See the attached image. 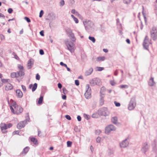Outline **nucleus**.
Listing matches in <instances>:
<instances>
[{
  "label": "nucleus",
  "instance_id": "nucleus-1",
  "mask_svg": "<svg viewBox=\"0 0 157 157\" xmlns=\"http://www.w3.org/2000/svg\"><path fill=\"white\" fill-rule=\"evenodd\" d=\"M83 24L85 27L86 29L88 32H92L94 30L93 28V23L88 20H86L83 21Z\"/></svg>",
  "mask_w": 157,
  "mask_h": 157
},
{
  "label": "nucleus",
  "instance_id": "nucleus-2",
  "mask_svg": "<svg viewBox=\"0 0 157 157\" xmlns=\"http://www.w3.org/2000/svg\"><path fill=\"white\" fill-rule=\"evenodd\" d=\"M67 49L71 53H73L75 51V45L71 41L67 40L65 41Z\"/></svg>",
  "mask_w": 157,
  "mask_h": 157
},
{
  "label": "nucleus",
  "instance_id": "nucleus-3",
  "mask_svg": "<svg viewBox=\"0 0 157 157\" xmlns=\"http://www.w3.org/2000/svg\"><path fill=\"white\" fill-rule=\"evenodd\" d=\"M98 113L101 116H108L110 114V112L106 107H103L99 109L98 110Z\"/></svg>",
  "mask_w": 157,
  "mask_h": 157
},
{
  "label": "nucleus",
  "instance_id": "nucleus-4",
  "mask_svg": "<svg viewBox=\"0 0 157 157\" xmlns=\"http://www.w3.org/2000/svg\"><path fill=\"white\" fill-rule=\"evenodd\" d=\"M151 38L153 40H156L157 37V29L156 27L153 26L150 32Z\"/></svg>",
  "mask_w": 157,
  "mask_h": 157
},
{
  "label": "nucleus",
  "instance_id": "nucleus-5",
  "mask_svg": "<svg viewBox=\"0 0 157 157\" xmlns=\"http://www.w3.org/2000/svg\"><path fill=\"white\" fill-rule=\"evenodd\" d=\"M86 91L84 94V96L86 98H90L91 97V89L88 84L86 85Z\"/></svg>",
  "mask_w": 157,
  "mask_h": 157
},
{
  "label": "nucleus",
  "instance_id": "nucleus-6",
  "mask_svg": "<svg viewBox=\"0 0 157 157\" xmlns=\"http://www.w3.org/2000/svg\"><path fill=\"white\" fill-rule=\"evenodd\" d=\"M90 82L92 86H94L95 85H99L101 84L100 79L97 78L92 79L90 81Z\"/></svg>",
  "mask_w": 157,
  "mask_h": 157
},
{
  "label": "nucleus",
  "instance_id": "nucleus-7",
  "mask_svg": "<svg viewBox=\"0 0 157 157\" xmlns=\"http://www.w3.org/2000/svg\"><path fill=\"white\" fill-rule=\"evenodd\" d=\"M150 44H151V43L149 40L148 37L147 36H146L143 43L144 48L145 49L148 50V47Z\"/></svg>",
  "mask_w": 157,
  "mask_h": 157
},
{
  "label": "nucleus",
  "instance_id": "nucleus-8",
  "mask_svg": "<svg viewBox=\"0 0 157 157\" xmlns=\"http://www.w3.org/2000/svg\"><path fill=\"white\" fill-rule=\"evenodd\" d=\"M116 129V128L112 125H110L106 127L105 128V133L109 134L111 131H115Z\"/></svg>",
  "mask_w": 157,
  "mask_h": 157
},
{
  "label": "nucleus",
  "instance_id": "nucleus-9",
  "mask_svg": "<svg viewBox=\"0 0 157 157\" xmlns=\"http://www.w3.org/2000/svg\"><path fill=\"white\" fill-rule=\"evenodd\" d=\"M136 106V103L135 99L133 98H132L128 105V109L130 110H132L135 108Z\"/></svg>",
  "mask_w": 157,
  "mask_h": 157
},
{
  "label": "nucleus",
  "instance_id": "nucleus-10",
  "mask_svg": "<svg viewBox=\"0 0 157 157\" xmlns=\"http://www.w3.org/2000/svg\"><path fill=\"white\" fill-rule=\"evenodd\" d=\"M129 142L128 139H126L120 143V146L121 148H125L128 146Z\"/></svg>",
  "mask_w": 157,
  "mask_h": 157
},
{
  "label": "nucleus",
  "instance_id": "nucleus-11",
  "mask_svg": "<svg viewBox=\"0 0 157 157\" xmlns=\"http://www.w3.org/2000/svg\"><path fill=\"white\" fill-rule=\"evenodd\" d=\"M15 114L19 115L23 111V108L20 106L18 105L17 107H15Z\"/></svg>",
  "mask_w": 157,
  "mask_h": 157
},
{
  "label": "nucleus",
  "instance_id": "nucleus-12",
  "mask_svg": "<svg viewBox=\"0 0 157 157\" xmlns=\"http://www.w3.org/2000/svg\"><path fill=\"white\" fill-rule=\"evenodd\" d=\"M6 126V124L5 123H2L0 124V127L2 132L4 134L6 133L7 132V131L6 130V129H7Z\"/></svg>",
  "mask_w": 157,
  "mask_h": 157
},
{
  "label": "nucleus",
  "instance_id": "nucleus-13",
  "mask_svg": "<svg viewBox=\"0 0 157 157\" xmlns=\"http://www.w3.org/2000/svg\"><path fill=\"white\" fill-rule=\"evenodd\" d=\"M149 148V146L147 142L143 144L141 149L142 151L145 153L148 150Z\"/></svg>",
  "mask_w": 157,
  "mask_h": 157
},
{
  "label": "nucleus",
  "instance_id": "nucleus-14",
  "mask_svg": "<svg viewBox=\"0 0 157 157\" xmlns=\"http://www.w3.org/2000/svg\"><path fill=\"white\" fill-rule=\"evenodd\" d=\"M6 99L7 100L8 103L9 104H10V102L11 105H12V106H13L14 108H15V107H17V106L18 105H17V104L16 102L15 101H14L12 99H11L10 100V101H9L8 98H6Z\"/></svg>",
  "mask_w": 157,
  "mask_h": 157
},
{
  "label": "nucleus",
  "instance_id": "nucleus-15",
  "mask_svg": "<svg viewBox=\"0 0 157 157\" xmlns=\"http://www.w3.org/2000/svg\"><path fill=\"white\" fill-rule=\"evenodd\" d=\"M16 96L18 98H21L23 96V94L20 90H17L16 91Z\"/></svg>",
  "mask_w": 157,
  "mask_h": 157
},
{
  "label": "nucleus",
  "instance_id": "nucleus-16",
  "mask_svg": "<svg viewBox=\"0 0 157 157\" xmlns=\"http://www.w3.org/2000/svg\"><path fill=\"white\" fill-rule=\"evenodd\" d=\"M33 60L32 59H31L28 61L27 63L28 69H30L32 68L33 65Z\"/></svg>",
  "mask_w": 157,
  "mask_h": 157
},
{
  "label": "nucleus",
  "instance_id": "nucleus-17",
  "mask_svg": "<svg viewBox=\"0 0 157 157\" xmlns=\"http://www.w3.org/2000/svg\"><path fill=\"white\" fill-rule=\"evenodd\" d=\"M13 86L10 83H7L5 87V89L6 90H9L13 89Z\"/></svg>",
  "mask_w": 157,
  "mask_h": 157
},
{
  "label": "nucleus",
  "instance_id": "nucleus-18",
  "mask_svg": "<svg viewBox=\"0 0 157 157\" xmlns=\"http://www.w3.org/2000/svg\"><path fill=\"white\" fill-rule=\"evenodd\" d=\"M25 124L23 121L20 122L19 123H18L17 125V128L18 129H21L22 128L25 127Z\"/></svg>",
  "mask_w": 157,
  "mask_h": 157
},
{
  "label": "nucleus",
  "instance_id": "nucleus-19",
  "mask_svg": "<svg viewBox=\"0 0 157 157\" xmlns=\"http://www.w3.org/2000/svg\"><path fill=\"white\" fill-rule=\"evenodd\" d=\"M93 69L92 68H90L89 70H87L85 73V75L87 76L91 75L92 73Z\"/></svg>",
  "mask_w": 157,
  "mask_h": 157
},
{
  "label": "nucleus",
  "instance_id": "nucleus-20",
  "mask_svg": "<svg viewBox=\"0 0 157 157\" xmlns=\"http://www.w3.org/2000/svg\"><path fill=\"white\" fill-rule=\"evenodd\" d=\"M155 84V82L154 81V78L153 77H151L148 82V85L150 86H152Z\"/></svg>",
  "mask_w": 157,
  "mask_h": 157
},
{
  "label": "nucleus",
  "instance_id": "nucleus-21",
  "mask_svg": "<svg viewBox=\"0 0 157 157\" xmlns=\"http://www.w3.org/2000/svg\"><path fill=\"white\" fill-rule=\"evenodd\" d=\"M29 148L28 147H26L23 150L22 152L21 153V154L23 155V154L25 155L28 151Z\"/></svg>",
  "mask_w": 157,
  "mask_h": 157
},
{
  "label": "nucleus",
  "instance_id": "nucleus-22",
  "mask_svg": "<svg viewBox=\"0 0 157 157\" xmlns=\"http://www.w3.org/2000/svg\"><path fill=\"white\" fill-rule=\"evenodd\" d=\"M112 122L115 124H118L117 118L116 117H113L111 119Z\"/></svg>",
  "mask_w": 157,
  "mask_h": 157
},
{
  "label": "nucleus",
  "instance_id": "nucleus-23",
  "mask_svg": "<svg viewBox=\"0 0 157 157\" xmlns=\"http://www.w3.org/2000/svg\"><path fill=\"white\" fill-rule=\"evenodd\" d=\"M17 77L20 76H23L24 75L25 73L24 71L22 70H20L17 72Z\"/></svg>",
  "mask_w": 157,
  "mask_h": 157
},
{
  "label": "nucleus",
  "instance_id": "nucleus-24",
  "mask_svg": "<svg viewBox=\"0 0 157 157\" xmlns=\"http://www.w3.org/2000/svg\"><path fill=\"white\" fill-rule=\"evenodd\" d=\"M56 15L55 14L53 13H50V21L53 20L55 19Z\"/></svg>",
  "mask_w": 157,
  "mask_h": 157
},
{
  "label": "nucleus",
  "instance_id": "nucleus-25",
  "mask_svg": "<svg viewBox=\"0 0 157 157\" xmlns=\"http://www.w3.org/2000/svg\"><path fill=\"white\" fill-rule=\"evenodd\" d=\"M113 153V150L112 148H109L107 151V153L109 155H110Z\"/></svg>",
  "mask_w": 157,
  "mask_h": 157
},
{
  "label": "nucleus",
  "instance_id": "nucleus-26",
  "mask_svg": "<svg viewBox=\"0 0 157 157\" xmlns=\"http://www.w3.org/2000/svg\"><path fill=\"white\" fill-rule=\"evenodd\" d=\"M69 37L72 40V41L73 42H75V41L76 38L74 36V33H72L68 35Z\"/></svg>",
  "mask_w": 157,
  "mask_h": 157
},
{
  "label": "nucleus",
  "instance_id": "nucleus-27",
  "mask_svg": "<svg viewBox=\"0 0 157 157\" xmlns=\"http://www.w3.org/2000/svg\"><path fill=\"white\" fill-rule=\"evenodd\" d=\"M105 59V57L104 56L99 57L96 58V61L97 62H100L103 61Z\"/></svg>",
  "mask_w": 157,
  "mask_h": 157
},
{
  "label": "nucleus",
  "instance_id": "nucleus-28",
  "mask_svg": "<svg viewBox=\"0 0 157 157\" xmlns=\"http://www.w3.org/2000/svg\"><path fill=\"white\" fill-rule=\"evenodd\" d=\"M100 116V114L99 113L98 110L97 113H94L92 115V117L94 118H97L99 117Z\"/></svg>",
  "mask_w": 157,
  "mask_h": 157
},
{
  "label": "nucleus",
  "instance_id": "nucleus-29",
  "mask_svg": "<svg viewBox=\"0 0 157 157\" xmlns=\"http://www.w3.org/2000/svg\"><path fill=\"white\" fill-rule=\"evenodd\" d=\"M43 97L41 96H40V98H39L38 100L37 103L41 105L43 101Z\"/></svg>",
  "mask_w": 157,
  "mask_h": 157
},
{
  "label": "nucleus",
  "instance_id": "nucleus-30",
  "mask_svg": "<svg viewBox=\"0 0 157 157\" xmlns=\"http://www.w3.org/2000/svg\"><path fill=\"white\" fill-rule=\"evenodd\" d=\"M104 103V100L103 97L102 96H101V98L99 100V104L100 105H103Z\"/></svg>",
  "mask_w": 157,
  "mask_h": 157
},
{
  "label": "nucleus",
  "instance_id": "nucleus-31",
  "mask_svg": "<svg viewBox=\"0 0 157 157\" xmlns=\"http://www.w3.org/2000/svg\"><path fill=\"white\" fill-rule=\"evenodd\" d=\"M37 83H35L33 84L32 88V91L33 92L34 91L36 90L37 88Z\"/></svg>",
  "mask_w": 157,
  "mask_h": 157
},
{
  "label": "nucleus",
  "instance_id": "nucleus-32",
  "mask_svg": "<svg viewBox=\"0 0 157 157\" xmlns=\"http://www.w3.org/2000/svg\"><path fill=\"white\" fill-rule=\"evenodd\" d=\"M66 31L68 34V35L73 33L71 30L69 28H67L66 29Z\"/></svg>",
  "mask_w": 157,
  "mask_h": 157
},
{
  "label": "nucleus",
  "instance_id": "nucleus-33",
  "mask_svg": "<svg viewBox=\"0 0 157 157\" xmlns=\"http://www.w3.org/2000/svg\"><path fill=\"white\" fill-rule=\"evenodd\" d=\"M17 73L16 72H13L11 74V76L12 78H18L17 76Z\"/></svg>",
  "mask_w": 157,
  "mask_h": 157
},
{
  "label": "nucleus",
  "instance_id": "nucleus-34",
  "mask_svg": "<svg viewBox=\"0 0 157 157\" xmlns=\"http://www.w3.org/2000/svg\"><path fill=\"white\" fill-rule=\"evenodd\" d=\"M71 17L73 18L74 20L76 23H78V19L76 17H75L72 14L71 15Z\"/></svg>",
  "mask_w": 157,
  "mask_h": 157
},
{
  "label": "nucleus",
  "instance_id": "nucleus-35",
  "mask_svg": "<svg viewBox=\"0 0 157 157\" xmlns=\"http://www.w3.org/2000/svg\"><path fill=\"white\" fill-rule=\"evenodd\" d=\"M31 141L34 144H36L37 142V140L34 137H32L30 139Z\"/></svg>",
  "mask_w": 157,
  "mask_h": 157
},
{
  "label": "nucleus",
  "instance_id": "nucleus-36",
  "mask_svg": "<svg viewBox=\"0 0 157 157\" xmlns=\"http://www.w3.org/2000/svg\"><path fill=\"white\" fill-rule=\"evenodd\" d=\"M89 39L90 40H91L93 43H94L95 41V40L94 38L93 37L89 36Z\"/></svg>",
  "mask_w": 157,
  "mask_h": 157
},
{
  "label": "nucleus",
  "instance_id": "nucleus-37",
  "mask_svg": "<svg viewBox=\"0 0 157 157\" xmlns=\"http://www.w3.org/2000/svg\"><path fill=\"white\" fill-rule=\"evenodd\" d=\"M59 5L61 6H62L64 5L65 4V2L63 0H61L59 2Z\"/></svg>",
  "mask_w": 157,
  "mask_h": 157
},
{
  "label": "nucleus",
  "instance_id": "nucleus-38",
  "mask_svg": "<svg viewBox=\"0 0 157 157\" xmlns=\"http://www.w3.org/2000/svg\"><path fill=\"white\" fill-rule=\"evenodd\" d=\"M10 109L12 112L13 114H15V109L14 108H13L12 105L10 106Z\"/></svg>",
  "mask_w": 157,
  "mask_h": 157
},
{
  "label": "nucleus",
  "instance_id": "nucleus-39",
  "mask_svg": "<svg viewBox=\"0 0 157 157\" xmlns=\"http://www.w3.org/2000/svg\"><path fill=\"white\" fill-rule=\"evenodd\" d=\"M96 68L97 69H96L97 71H101L104 70V68L103 67H97Z\"/></svg>",
  "mask_w": 157,
  "mask_h": 157
},
{
  "label": "nucleus",
  "instance_id": "nucleus-40",
  "mask_svg": "<svg viewBox=\"0 0 157 157\" xmlns=\"http://www.w3.org/2000/svg\"><path fill=\"white\" fill-rule=\"evenodd\" d=\"M13 55L14 56V58L18 60L19 59V57L17 56L15 52H13Z\"/></svg>",
  "mask_w": 157,
  "mask_h": 157
},
{
  "label": "nucleus",
  "instance_id": "nucleus-41",
  "mask_svg": "<svg viewBox=\"0 0 157 157\" xmlns=\"http://www.w3.org/2000/svg\"><path fill=\"white\" fill-rule=\"evenodd\" d=\"M21 86L22 89L23 90L24 92H25L26 91V88L25 86L23 85H21Z\"/></svg>",
  "mask_w": 157,
  "mask_h": 157
},
{
  "label": "nucleus",
  "instance_id": "nucleus-42",
  "mask_svg": "<svg viewBox=\"0 0 157 157\" xmlns=\"http://www.w3.org/2000/svg\"><path fill=\"white\" fill-rule=\"evenodd\" d=\"M72 142L70 141L67 142V147H70L71 146Z\"/></svg>",
  "mask_w": 157,
  "mask_h": 157
},
{
  "label": "nucleus",
  "instance_id": "nucleus-43",
  "mask_svg": "<svg viewBox=\"0 0 157 157\" xmlns=\"http://www.w3.org/2000/svg\"><path fill=\"white\" fill-rule=\"evenodd\" d=\"M24 19L28 22L29 23L31 21L30 19L28 17H24Z\"/></svg>",
  "mask_w": 157,
  "mask_h": 157
},
{
  "label": "nucleus",
  "instance_id": "nucleus-44",
  "mask_svg": "<svg viewBox=\"0 0 157 157\" xmlns=\"http://www.w3.org/2000/svg\"><path fill=\"white\" fill-rule=\"evenodd\" d=\"M6 126L7 129L8 128H10L12 127V124L11 123H9L7 124H6Z\"/></svg>",
  "mask_w": 157,
  "mask_h": 157
},
{
  "label": "nucleus",
  "instance_id": "nucleus-45",
  "mask_svg": "<svg viewBox=\"0 0 157 157\" xmlns=\"http://www.w3.org/2000/svg\"><path fill=\"white\" fill-rule=\"evenodd\" d=\"M114 103L115 105L117 107H119L120 106L121 104L119 102H117L116 101H114Z\"/></svg>",
  "mask_w": 157,
  "mask_h": 157
},
{
  "label": "nucleus",
  "instance_id": "nucleus-46",
  "mask_svg": "<svg viewBox=\"0 0 157 157\" xmlns=\"http://www.w3.org/2000/svg\"><path fill=\"white\" fill-rule=\"evenodd\" d=\"M120 87L121 88H128V86L127 85H122L120 86Z\"/></svg>",
  "mask_w": 157,
  "mask_h": 157
},
{
  "label": "nucleus",
  "instance_id": "nucleus-47",
  "mask_svg": "<svg viewBox=\"0 0 157 157\" xmlns=\"http://www.w3.org/2000/svg\"><path fill=\"white\" fill-rule=\"evenodd\" d=\"M131 0H124V3L127 4L129 3Z\"/></svg>",
  "mask_w": 157,
  "mask_h": 157
},
{
  "label": "nucleus",
  "instance_id": "nucleus-48",
  "mask_svg": "<svg viewBox=\"0 0 157 157\" xmlns=\"http://www.w3.org/2000/svg\"><path fill=\"white\" fill-rule=\"evenodd\" d=\"M18 67L19 69L20 70H23L24 68L23 66L20 64H18Z\"/></svg>",
  "mask_w": 157,
  "mask_h": 157
},
{
  "label": "nucleus",
  "instance_id": "nucleus-49",
  "mask_svg": "<svg viewBox=\"0 0 157 157\" xmlns=\"http://www.w3.org/2000/svg\"><path fill=\"white\" fill-rule=\"evenodd\" d=\"M43 13H44V11L43 10H41L40 13V14H39V17H41L43 14Z\"/></svg>",
  "mask_w": 157,
  "mask_h": 157
},
{
  "label": "nucleus",
  "instance_id": "nucleus-50",
  "mask_svg": "<svg viewBox=\"0 0 157 157\" xmlns=\"http://www.w3.org/2000/svg\"><path fill=\"white\" fill-rule=\"evenodd\" d=\"M0 37L1 39L2 40H5V37L3 35L1 34L0 35Z\"/></svg>",
  "mask_w": 157,
  "mask_h": 157
},
{
  "label": "nucleus",
  "instance_id": "nucleus-51",
  "mask_svg": "<svg viewBox=\"0 0 157 157\" xmlns=\"http://www.w3.org/2000/svg\"><path fill=\"white\" fill-rule=\"evenodd\" d=\"M101 131L100 130H97L95 131V133L96 134L99 135L101 133Z\"/></svg>",
  "mask_w": 157,
  "mask_h": 157
},
{
  "label": "nucleus",
  "instance_id": "nucleus-52",
  "mask_svg": "<svg viewBox=\"0 0 157 157\" xmlns=\"http://www.w3.org/2000/svg\"><path fill=\"white\" fill-rule=\"evenodd\" d=\"M63 91L64 94H66L67 93V90L65 88H63Z\"/></svg>",
  "mask_w": 157,
  "mask_h": 157
},
{
  "label": "nucleus",
  "instance_id": "nucleus-53",
  "mask_svg": "<svg viewBox=\"0 0 157 157\" xmlns=\"http://www.w3.org/2000/svg\"><path fill=\"white\" fill-rule=\"evenodd\" d=\"M101 138L100 137H98L96 140V141L97 143H100V142Z\"/></svg>",
  "mask_w": 157,
  "mask_h": 157
},
{
  "label": "nucleus",
  "instance_id": "nucleus-54",
  "mask_svg": "<svg viewBox=\"0 0 157 157\" xmlns=\"http://www.w3.org/2000/svg\"><path fill=\"white\" fill-rule=\"evenodd\" d=\"M39 53L41 55H42L44 54V52L43 50L40 49L39 50Z\"/></svg>",
  "mask_w": 157,
  "mask_h": 157
},
{
  "label": "nucleus",
  "instance_id": "nucleus-55",
  "mask_svg": "<svg viewBox=\"0 0 157 157\" xmlns=\"http://www.w3.org/2000/svg\"><path fill=\"white\" fill-rule=\"evenodd\" d=\"M13 11V9L11 8H9L8 10V12L9 13H12Z\"/></svg>",
  "mask_w": 157,
  "mask_h": 157
},
{
  "label": "nucleus",
  "instance_id": "nucleus-56",
  "mask_svg": "<svg viewBox=\"0 0 157 157\" xmlns=\"http://www.w3.org/2000/svg\"><path fill=\"white\" fill-rule=\"evenodd\" d=\"M60 64L62 66H64L65 67H67V65L66 64L63 63V62H61L60 63Z\"/></svg>",
  "mask_w": 157,
  "mask_h": 157
},
{
  "label": "nucleus",
  "instance_id": "nucleus-57",
  "mask_svg": "<svg viewBox=\"0 0 157 157\" xmlns=\"http://www.w3.org/2000/svg\"><path fill=\"white\" fill-rule=\"evenodd\" d=\"M75 14L76 16H77L78 17H79L80 18L81 17V15L77 11L76 12V13Z\"/></svg>",
  "mask_w": 157,
  "mask_h": 157
},
{
  "label": "nucleus",
  "instance_id": "nucleus-58",
  "mask_svg": "<svg viewBox=\"0 0 157 157\" xmlns=\"http://www.w3.org/2000/svg\"><path fill=\"white\" fill-rule=\"evenodd\" d=\"M13 134H17L19 135V131H15L13 132Z\"/></svg>",
  "mask_w": 157,
  "mask_h": 157
},
{
  "label": "nucleus",
  "instance_id": "nucleus-59",
  "mask_svg": "<svg viewBox=\"0 0 157 157\" xmlns=\"http://www.w3.org/2000/svg\"><path fill=\"white\" fill-rule=\"evenodd\" d=\"M110 84L112 86L115 85L116 84V83L113 81H110Z\"/></svg>",
  "mask_w": 157,
  "mask_h": 157
},
{
  "label": "nucleus",
  "instance_id": "nucleus-60",
  "mask_svg": "<svg viewBox=\"0 0 157 157\" xmlns=\"http://www.w3.org/2000/svg\"><path fill=\"white\" fill-rule=\"evenodd\" d=\"M40 76L38 74H37L36 75V79L37 80H39L40 79Z\"/></svg>",
  "mask_w": 157,
  "mask_h": 157
},
{
  "label": "nucleus",
  "instance_id": "nucleus-61",
  "mask_svg": "<svg viewBox=\"0 0 157 157\" xmlns=\"http://www.w3.org/2000/svg\"><path fill=\"white\" fill-rule=\"evenodd\" d=\"M66 118L68 120H71V117L69 115H66L65 116Z\"/></svg>",
  "mask_w": 157,
  "mask_h": 157
},
{
  "label": "nucleus",
  "instance_id": "nucleus-62",
  "mask_svg": "<svg viewBox=\"0 0 157 157\" xmlns=\"http://www.w3.org/2000/svg\"><path fill=\"white\" fill-rule=\"evenodd\" d=\"M152 150L154 152H156L157 151V149L156 148V147L155 146L153 147Z\"/></svg>",
  "mask_w": 157,
  "mask_h": 157
},
{
  "label": "nucleus",
  "instance_id": "nucleus-63",
  "mask_svg": "<svg viewBox=\"0 0 157 157\" xmlns=\"http://www.w3.org/2000/svg\"><path fill=\"white\" fill-rule=\"evenodd\" d=\"M84 116L85 119H86L87 120H88L89 119V116L86 114H84Z\"/></svg>",
  "mask_w": 157,
  "mask_h": 157
},
{
  "label": "nucleus",
  "instance_id": "nucleus-64",
  "mask_svg": "<svg viewBox=\"0 0 157 157\" xmlns=\"http://www.w3.org/2000/svg\"><path fill=\"white\" fill-rule=\"evenodd\" d=\"M8 79H2V81L4 83L6 82H8Z\"/></svg>",
  "mask_w": 157,
  "mask_h": 157
}]
</instances>
